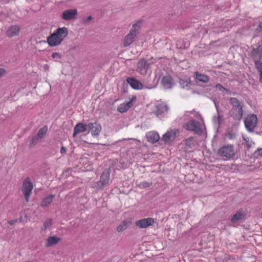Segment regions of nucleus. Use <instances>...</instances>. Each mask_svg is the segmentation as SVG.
Returning a JSON list of instances; mask_svg holds the SVG:
<instances>
[{
	"instance_id": "1",
	"label": "nucleus",
	"mask_w": 262,
	"mask_h": 262,
	"mask_svg": "<svg viewBox=\"0 0 262 262\" xmlns=\"http://www.w3.org/2000/svg\"><path fill=\"white\" fill-rule=\"evenodd\" d=\"M231 108L229 111V116L234 121H240L244 114V103L237 98L231 97L229 99Z\"/></svg>"
},
{
	"instance_id": "2",
	"label": "nucleus",
	"mask_w": 262,
	"mask_h": 262,
	"mask_svg": "<svg viewBox=\"0 0 262 262\" xmlns=\"http://www.w3.org/2000/svg\"><path fill=\"white\" fill-rule=\"evenodd\" d=\"M68 34V29L63 27L58 28L47 38V42L50 47L59 45Z\"/></svg>"
},
{
	"instance_id": "3",
	"label": "nucleus",
	"mask_w": 262,
	"mask_h": 262,
	"mask_svg": "<svg viewBox=\"0 0 262 262\" xmlns=\"http://www.w3.org/2000/svg\"><path fill=\"white\" fill-rule=\"evenodd\" d=\"M140 24L139 21L134 24L132 26L129 33L127 34L123 39V46L124 47L130 46L135 40L137 36L139 34Z\"/></svg>"
},
{
	"instance_id": "4",
	"label": "nucleus",
	"mask_w": 262,
	"mask_h": 262,
	"mask_svg": "<svg viewBox=\"0 0 262 262\" xmlns=\"http://www.w3.org/2000/svg\"><path fill=\"white\" fill-rule=\"evenodd\" d=\"M217 155L220 157L226 158V160H230L233 158L235 155L233 145H228L223 146L219 149Z\"/></svg>"
},
{
	"instance_id": "5",
	"label": "nucleus",
	"mask_w": 262,
	"mask_h": 262,
	"mask_svg": "<svg viewBox=\"0 0 262 262\" xmlns=\"http://www.w3.org/2000/svg\"><path fill=\"white\" fill-rule=\"evenodd\" d=\"M33 189V185L31 181L30 178L28 177H26L23 182L21 190L27 202H29V199L32 194Z\"/></svg>"
},
{
	"instance_id": "6",
	"label": "nucleus",
	"mask_w": 262,
	"mask_h": 262,
	"mask_svg": "<svg viewBox=\"0 0 262 262\" xmlns=\"http://www.w3.org/2000/svg\"><path fill=\"white\" fill-rule=\"evenodd\" d=\"M247 211L244 209L238 210L230 219V222L233 225H238L245 222L246 219Z\"/></svg>"
},
{
	"instance_id": "7",
	"label": "nucleus",
	"mask_w": 262,
	"mask_h": 262,
	"mask_svg": "<svg viewBox=\"0 0 262 262\" xmlns=\"http://www.w3.org/2000/svg\"><path fill=\"white\" fill-rule=\"evenodd\" d=\"M179 131L178 129H171L170 131H167L162 136L161 141L166 144L171 145L172 142H173L179 136Z\"/></svg>"
},
{
	"instance_id": "8",
	"label": "nucleus",
	"mask_w": 262,
	"mask_h": 262,
	"mask_svg": "<svg viewBox=\"0 0 262 262\" xmlns=\"http://www.w3.org/2000/svg\"><path fill=\"white\" fill-rule=\"evenodd\" d=\"M110 170L109 169H105L101 174L100 180L97 183V189H103L105 186L108 185L110 180Z\"/></svg>"
},
{
	"instance_id": "9",
	"label": "nucleus",
	"mask_w": 262,
	"mask_h": 262,
	"mask_svg": "<svg viewBox=\"0 0 262 262\" xmlns=\"http://www.w3.org/2000/svg\"><path fill=\"white\" fill-rule=\"evenodd\" d=\"M257 123V118L256 115H248L244 120V124L247 130L253 132Z\"/></svg>"
},
{
	"instance_id": "10",
	"label": "nucleus",
	"mask_w": 262,
	"mask_h": 262,
	"mask_svg": "<svg viewBox=\"0 0 262 262\" xmlns=\"http://www.w3.org/2000/svg\"><path fill=\"white\" fill-rule=\"evenodd\" d=\"M88 132L87 134L91 133L93 137H98L99 136L102 130L101 125L97 122L88 123Z\"/></svg>"
},
{
	"instance_id": "11",
	"label": "nucleus",
	"mask_w": 262,
	"mask_h": 262,
	"mask_svg": "<svg viewBox=\"0 0 262 262\" xmlns=\"http://www.w3.org/2000/svg\"><path fill=\"white\" fill-rule=\"evenodd\" d=\"M200 123L195 120H191L185 123L184 127L188 130L194 132L195 133L199 134L201 133Z\"/></svg>"
},
{
	"instance_id": "12",
	"label": "nucleus",
	"mask_w": 262,
	"mask_h": 262,
	"mask_svg": "<svg viewBox=\"0 0 262 262\" xmlns=\"http://www.w3.org/2000/svg\"><path fill=\"white\" fill-rule=\"evenodd\" d=\"M151 64L148 60L141 59L137 63V71L142 75H145L147 73L149 66Z\"/></svg>"
},
{
	"instance_id": "13",
	"label": "nucleus",
	"mask_w": 262,
	"mask_h": 262,
	"mask_svg": "<svg viewBox=\"0 0 262 262\" xmlns=\"http://www.w3.org/2000/svg\"><path fill=\"white\" fill-rule=\"evenodd\" d=\"M154 219L151 217H147L138 220L135 222L136 226L140 228H146L154 223Z\"/></svg>"
},
{
	"instance_id": "14",
	"label": "nucleus",
	"mask_w": 262,
	"mask_h": 262,
	"mask_svg": "<svg viewBox=\"0 0 262 262\" xmlns=\"http://www.w3.org/2000/svg\"><path fill=\"white\" fill-rule=\"evenodd\" d=\"M77 14L76 9H68L62 12L61 17L64 20H70L75 19Z\"/></svg>"
},
{
	"instance_id": "15",
	"label": "nucleus",
	"mask_w": 262,
	"mask_h": 262,
	"mask_svg": "<svg viewBox=\"0 0 262 262\" xmlns=\"http://www.w3.org/2000/svg\"><path fill=\"white\" fill-rule=\"evenodd\" d=\"M126 81L135 90H141L144 88L142 83L134 77H127Z\"/></svg>"
},
{
	"instance_id": "16",
	"label": "nucleus",
	"mask_w": 262,
	"mask_h": 262,
	"mask_svg": "<svg viewBox=\"0 0 262 262\" xmlns=\"http://www.w3.org/2000/svg\"><path fill=\"white\" fill-rule=\"evenodd\" d=\"M88 129V123L84 124L81 122L78 123L74 127L73 137H75L77 134L87 131Z\"/></svg>"
},
{
	"instance_id": "17",
	"label": "nucleus",
	"mask_w": 262,
	"mask_h": 262,
	"mask_svg": "<svg viewBox=\"0 0 262 262\" xmlns=\"http://www.w3.org/2000/svg\"><path fill=\"white\" fill-rule=\"evenodd\" d=\"M20 27L18 25H12L6 32L7 36L9 37L17 36L20 32Z\"/></svg>"
},
{
	"instance_id": "18",
	"label": "nucleus",
	"mask_w": 262,
	"mask_h": 262,
	"mask_svg": "<svg viewBox=\"0 0 262 262\" xmlns=\"http://www.w3.org/2000/svg\"><path fill=\"white\" fill-rule=\"evenodd\" d=\"M146 136L147 139V141L151 143H155L160 139L159 135L156 131L147 133Z\"/></svg>"
},
{
	"instance_id": "19",
	"label": "nucleus",
	"mask_w": 262,
	"mask_h": 262,
	"mask_svg": "<svg viewBox=\"0 0 262 262\" xmlns=\"http://www.w3.org/2000/svg\"><path fill=\"white\" fill-rule=\"evenodd\" d=\"M251 55L253 58H262V44L258 46L256 48H253L251 52Z\"/></svg>"
},
{
	"instance_id": "20",
	"label": "nucleus",
	"mask_w": 262,
	"mask_h": 262,
	"mask_svg": "<svg viewBox=\"0 0 262 262\" xmlns=\"http://www.w3.org/2000/svg\"><path fill=\"white\" fill-rule=\"evenodd\" d=\"M161 83L165 89H170L172 87V78L170 76H164L161 80Z\"/></svg>"
},
{
	"instance_id": "21",
	"label": "nucleus",
	"mask_w": 262,
	"mask_h": 262,
	"mask_svg": "<svg viewBox=\"0 0 262 262\" xmlns=\"http://www.w3.org/2000/svg\"><path fill=\"white\" fill-rule=\"evenodd\" d=\"M167 110L168 106L167 104L165 103H161L156 106V109L154 112L157 115H159L166 112Z\"/></svg>"
},
{
	"instance_id": "22",
	"label": "nucleus",
	"mask_w": 262,
	"mask_h": 262,
	"mask_svg": "<svg viewBox=\"0 0 262 262\" xmlns=\"http://www.w3.org/2000/svg\"><path fill=\"white\" fill-rule=\"evenodd\" d=\"M132 225V222L129 220H124L117 226V231L122 232L127 229Z\"/></svg>"
},
{
	"instance_id": "23",
	"label": "nucleus",
	"mask_w": 262,
	"mask_h": 262,
	"mask_svg": "<svg viewBox=\"0 0 262 262\" xmlns=\"http://www.w3.org/2000/svg\"><path fill=\"white\" fill-rule=\"evenodd\" d=\"M184 142L185 145L188 148H193L195 147L197 144V140L196 138L193 137H190L186 139Z\"/></svg>"
},
{
	"instance_id": "24",
	"label": "nucleus",
	"mask_w": 262,
	"mask_h": 262,
	"mask_svg": "<svg viewBox=\"0 0 262 262\" xmlns=\"http://www.w3.org/2000/svg\"><path fill=\"white\" fill-rule=\"evenodd\" d=\"M194 75L195 79L200 82L207 83L209 80V78L208 76L203 74L199 73L197 71L194 72Z\"/></svg>"
},
{
	"instance_id": "25",
	"label": "nucleus",
	"mask_w": 262,
	"mask_h": 262,
	"mask_svg": "<svg viewBox=\"0 0 262 262\" xmlns=\"http://www.w3.org/2000/svg\"><path fill=\"white\" fill-rule=\"evenodd\" d=\"M179 83L183 89L186 90H189L192 85L189 78H181Z\"/></svg>"
},
{
	"instance_id": "26",
	"label": "nucleus",
	"mask_w": 262,
	"mask_h": 262,
	"mask_svg": "<svg viewBox=\"0 0 262 262\" xmlns=\"http://www.w3.org/2000/svg\"><path fill=\"white\" fill-rule=\"evenodd\" d=\"M132 100L128 102L123 103L120 104L118 108L117 111L120 113H124L127 111L131 107Z\"/></svg>"
},
{
	"instance_id": "27",
	"label": "nucleus",
	"mask_w": 262,
	"mask_h": 262,
	"mask_svg": "<svg viewBox=\"0 0 262 262\" xmlns=\"http://www.w3.org/2000/svg\"><path fill=\"white\" fill-rule=\"evenodd\" d=\"M54 198L55 195L53 194H50L45 198L41 203L40 206L42 208L47 207L52 203Z\"/></svg>"
},
{
	"instance_id": "28",
	"label": "nucleus",
	"mask_w": 262,
	"mask_h": 262,
	"mask_svg": "<svg viewBox=\"0 0 262 262\" xmlns=\"http://www.w3.org/2000/svg\"><path fill=\"white\" fill-rule=\"evenodd\" d=\"M60 241V238L56 236H50L47 240L46 246L47 247L53 246L57 244Z\"/></svg>"
},
{
	"instance_id": "29",
	"label": "nucleus",
	"mask_w": 262,
	"mask_h": 262,
	"mask_svg": "<svg viewBox=\"0 0 262 262\" xmlns=\"http://www.w3.org/2000/svg\"><path fill=\"white\" fill-rule=\"evenodd\" d=\"M47 132L48 126L47 125H45L42 128L39 129L37 136L39 137L40 139H42L46 136Z\"/></svg>"
},
{
	"instance_id": "30",
	"label": "nucleus",
	"mask_w": 262,
	"mask_h": 262,
	"mask_svg": "<svg viewBox=\"0 0 262 262\" xmlns=\"http://www.w3.org/2000/svg\"><path fill=\"white\" fill-rule=\"evenodd\" d=\"M39 139H40V138H39V137H38L37 135L33 136L31 139L30 143L29 144V148H32L33 146L36 145L38 143Z\"/></svg>"
},
{
	"instance_id": "31",
	"label": "nucleus",
	"mask_w": 262,
	"mask_h": 262,
	"mask_svg": "<svg viewBox=\"0 0 262 262\" xmlns=\"http://www.w3.org/2000/svg\"><path fill=\"white\" fill-rule=\"evenodd\" d=\"M258 59L259 60H255L254 61V65L257 71L259 73H261L262 72V62L260 61V59H259V58Z\"/></svg>"
},
{
	"instance_id": "32",
	"label": "nucleus",
	"mask_w": 262,
	"mask_h": 262,
	"mask_svg": "<svg viewBox=\"0 0 262 262\" xmlns=\"http://www.w3.org/2000/svg\"><path fill=\"white\" fill-rule=\"evenodd\" d=\"M53 223V220L52 219H48L46 220L43 225V230H46L47 228H49L52 225Z\"/></svg>"
},
{
	"instance_id": "33",
	"label": "nucleus",
	"mask_w": 262,
	"mask_h": 262,
	"mask_svg": "<svg viewBox=\"0 0 262 262\" xmlns=\"http://www.w3.org/2000/svg\"><path fill=\"white\" fill-rule=\"evenodd\" d=\"M151 182H142L138 185V186L141 189H143L149 187L151 185Z\"/></svg>"
},
{
	"instance_id": "34",
	"label": "nucleus",
	"mask_w": 262,
	"mask_h": 262,
	"mask_svg": "<svg viewBox=\"0 0 262 262\" xmlns=\"http://www.w3.org/2000/svg\"><path fill=\"white\" fill-rule=\"evenodd\" d=\"M255 32L257 34H262V21L259 22L258 25L255 30Z\"/></svg>"
},
{
	"instance_id": "35",
	"label": "nucleus",
	"mask_w": 262,
	"mask_h": 262,
	"mask_svg": "<svg viewBox=\"0 0 262 262\" xmlns=\"http://www.w3.org/2000/svg\"><path fill=\"white\" fill-rule=\"evenodd\" d=\"M221 116L218 114L217 116H214L213 118V121L214 124H218L219 125L221 124L220 119Z\"/></svg>"
},
{
	"instance_id": "36",
	"label": "nucleus",
	"mask_w": 262,
	"mask_h": 262,
	"mask_svg": "<svg viewBox=\"0 0 262 262\" xmlns=\"http://www.w3.org/2000/svg\"><path fill=\"white\" fill-rule=\"evenodd\" d=\"M52 57L56 59L55 61H58L57 59H60L61 58V55L58 53L54 52L52 53Z\"/></svg>"
},
{
	"instance_id": "37",
	"label": "nucleus",
	"mask_w": 262,
	"mask_h": 262,
	"mask_svg": "<svg viewBox=\"0 0 262 262\" xmlns=\"http://www.w3.org/2000/svg\"><path fill=\"white\" fill-rule=\"evenodd\" d=\"M215 88L216 89L219 90L220 91H228V90L225 88H224L222 85L220 84H217L215 85Z\"/></svg>"
},
{
	"instance_id": "38",
	"label": "nucleus",
	"mask_w": 262,
	"mask_h": 262,
	"mask_svg": "<svg viewBox=\"0 0 262 262\" xmlns=\"http://www.w3.org/2000/svg\"><path fill=\"white\" fill-rule=\"evenodd\" d=\"M255 153L259 156H262V148H257Z\"/></svg>"
},
{
	"instance_id": "39",
	"label": "nucleus",
	"mask_w": 262,
	"mask_h": 262,
	"mask_svg": "<svg viewBox=\"0 0 262 262\" xmlns=\"http://www.w3.org/2000/svg\"><path fill=\"white\" fill-rule=\"evenodd\" d=\"M93 19V17L91 16H88L86 18H85L83 21L84 23H89L91 20H92Z\"/></svg>"
},
{
	"instance_id": "40",
	"label": "nucleus",
	"mask_w": 262,
	"mask_h": 262,
	"mask_svg": "<svg viewBox=\"0 0 262 262\" xmlns=\"http://www.w3.org/2000/svg\"><path fill=\"white\" fill-rule=\"evenodd\" d=\"M6 73V70L4 68H0V77H2Z\"/></svg>"
},
{
	"instance_id": "41",
	"label": "nucleus",
	"mask_w": 262,
	"mask_h": 262,
	"mask_svg": "<svg viewBox=\"0 0 262 262\" xmlns=\"http://www.w3.org/2000/svg\"><path fill=\"white\" fill-rule=\"evenodd\" d=\"M66 152H67V148L63 146H61V149H60V153L61 154H64L66 153Z\"/></svg>"
},
{
	"instance_id": "42",
	"label": "nucleus",
	"mask_w": 262,
	"mask_h": 262,
	"mask_svg": "<svg viewBox=\"0 0 262 262\" xmlns=\"http://www.w3.org/2000/svg\"><path fill=\"white\" fill-rule=\"evenodd\" d=\"M213 102H214V105H215V106L217 113V114H219V112H220L219 105L218 103H217L214 100H213Z\"/></svg>"
},
{
	"instance_id": "43",
	"label": "nucleus",
	"mask_w": 262,
	"mask_h": 262,
	"mask_svg": "<svg viewBox=\"0 0 262 262\" xmlns=\"http://www.w3.org/2000/svg\"><path fill=\"white\" fill-rule=\"evenodd\" d=\"M17 222V220H11V221H9L8 222V223L10 225H14L16 222Z\"/></svg>"
},
{
	"instance_id": "44",
	"label": "nucleus",
	"mask_w": 262,
	"mask_h": 262,
	"mask_svg": "<svg viewBox=\"0 0 262 262\" xmlns=\"http://www.w3.org/2000/svg\"><path fill=\"white\" fill-rule=\"evenodd\" d=\"M260 73V78H259V82L262 83V72Z\"/></svg>"
},
{
	"instance_id": "45",
	"label": "nucleus",
	"mask_w": 262,
	"mask_h": 262,
	"mask_svg": "<svg viewBox=\"0 0 262 262\" xmlns=\"http://www.w3.org/2000/svg\"><path fill=\"white\" fill-rule=\"evenodd\" d=\"M44 68H45V69H47V68H49V66H48L47 64H46V65H45Z\"/></svg>"
}]
</instances>
